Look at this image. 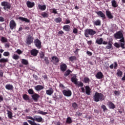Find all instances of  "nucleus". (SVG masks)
<instances>
[{
  "instance_id": "37",
  "label": "nucleus",
  "mask_w": 125,
  "mask_h": 125,
  "mask_svg": "<svg viewBox=\"0 0 125 125\" xmlns=\"http://www.w3.org/2000/svg\"><path fill=\"white\" fill-rule=\"evenodd\" d=\"M7 115L9 119H12V115H13L12 112H11L9 110H7Z\"/></svg>"
},
{
  "instance_id": "58",
  "label": "nucleus",
  "mask_w": 125,
  "mask_h": 125,
  "mask_svg": "<svg viewBox=\"0 0 125 125\" xmlns=\"http://www.w3.org/2000/svg\"><path fill=\"white\" fill-rule=\"evenodd\" d=\"M70 23H71V21H70V20H65V24H70Z\"/></svg>"
},
{
  "instance_id": "24",
  "label": "nucleus",
  "mask_w": 125,
  "mask_h": 125,
  "mask_svg": "<svg viewBox=\"0 0 125 125\" xmlns=\"http://www.w3.org/2000/svg\"><path fill=\"white\" fill-rule=\"evenodd\" d=\"M95 33V32H85L84 35L86 38H88V35H90V36H93Z\"/></svg>"
},
{
  "instance_id": "39",
  "label": "nucleus",
  "mask_w": 125,
  "mask_h": 125,
  "mask_svg": "<svg viewBox=\"0 0 125 125\" xmlns=\"http://www.w3.org/2000/svg\"><path fill=\"white\" fill-rule=\"evenodd\" d=\"M41 15H42V17H43V18L48 17V14H47V13H46L45 12H42L41 14Z\"/></svg>"
},
{
  "instance_id": "45",
  "label": "nucleus",
  "mask_w": 125,
  "mask_h": 125,
  "mask_svg": "<svg viewBox=\"0 0 125 125\" xmlns=\"http://www.w3.org/2000/svg\"><path fill=\"white\" fill-rule=\"evenodd\" d=\"M89 82H90V80H89V78H88V77H85L84 78V82L85 83H89Z\"/></svg>"
},
{
  "instance_id": "61",
  "label": "nucleus",
  "mask_w": 125,
  "mask_h": 125,
  "mask_svg": "<svg viewBox=\"0 0 125 125\" xmlns=\"http://www.w3.org/2000/svg\"><path fill=\"white\" fill-rule=\"evenodd\" d=\"M121 47L122 48L124 49L125 48V42L123 43H121Z\"/></svg>"
},
{
  "instance_id": "5",
  "label": "nucleus",
  "mask_w": 125,
  "mask_h": 125,
  "mask_svg": "<svg viewBox=\"0 0 125 125\" xmlns=\"http://www.w3.org/2000/svg\"><path fill=\"white\" fill-rule=\"evenodd\" d=\"M34 42V38L31 35H29L26 39V44L28 45L31 44Z\"/></svg>"
},
{
  "instance_id": "17",
  "label": "nucleus",
  "mask_w": 125,
  "mask_h": 125,
  "mask_svg": "<svg viewBox=\"0 0 125 125\" xmlns=\"http://www.w3.org/2000/svg\"><path fill=\"white\" fill-rule=\"evenodd\" d=\"M38 53H39V51L36 49H33L31 51V54L33 56H36L38 55Z\"/></svg>"
},
{
  "instance_id": "3",
  "label": "nucleus",
  "mask_w": 125,
  "mask_h": 125,
  "mask_svg": "<svg viewBox=\"0 0 125 125\" xmlns=\"http://www.w3.org/2000/svg\"><path fill=\"white\" fill-rule=\"evenodd\" d=\"M1 6H3L4 10H6V9H10L11 8V3L9 2L6 1H3L1 2Z\"/></svg>"
},
{
  "instance_id": "8",
  "label": "nucleus",
  "mask_w": 125,
  "mask_h": 125,
  "mask_svg": "<svg viewBox=\"0 0 125 125\" xmlns=\"http://www.w3.org/2000/svg\"><path fill=\"white\" fill-rule=\"evenodd\" d=\"M31 97L35 102H38L39 98H40V95L37 93H34L31 96Z\"/></svg>"
},
{
  "instance_id": "60",
  "label": "nucleus",
  "mask_w": 125,
  "mask_h": 125,
  "mask_svg": "<svg viewBox=\"0 0 125 125\" xmlns=\"http://www.w3.org/2000/svg\"><path fill=\"white\" fill-rule=\"evenodd\" d=\"M86 53L89 55V56H91V55H92V53L89 51H87Z\"/></svg>"
},
{
  "instance_id": "50",
  "label": "nucleus",
  "mask_w": 125,
  "mask_h": 125,
  "mask_svg": "<svg viewBox=\"0 0 125 125\" xmlns=\"http://www.w3.org/2000/svg\"><path fill=\"white\" fill-rule=\"evenodd\" d=\"M40 57L42 59H43L44 57V53L42 52H41V53H40Z\"/></svg>"
},
{
  "instance_id": "2",
  "label": "nucleus",
  "mask_w": 125,
  "mask_h": 125,
  "mask_svg": "<svg viewBox=\"0 0 125 125\" xmlns=\"http://www.w3.org/2000/svg\"><path fill=\"white\" fill-rule=\"evenodd\" d=\"M27 119L29 120H32V121H36L38 123H43V119L42 117L38 115H35L33 116V118L31 116H27Z\"/></svg>"
},
{
  "instance_id": "12",
  "label": "nucleus",
  "mask_w": 125,
  "mask_h": 125,
  "mask_svg": "<svg viewBox=\"0 0 125 125\" xmlns=\"http://www.w3.org/2000/svg\"><path fill=\"white\" fill-rule=\"evenodd\" d=\"M106 15L108 19H113L114 16L112 15V13L109 10L106 11Z\"/></svg>"
},
{
  "instance_id": "11",
  "label": "nucleus",
  "mask_w": 125,
  "mask_h": 125,
  "mask_svg": "<svg viewBox=\"0 0 125 125\" xmlns=\"http://www.w3.org/2000/svg\"><path fill=\"white\" fill-rule=\"evenodd\" d=\"M34 88L36 91H41L44 88V87L42 85H37L34 87Z\"/></svg>"
},
{
  "instance_id": "9",
  "label": "nucleus",
  "mask_w": 125,
  "mask_h": 125,
  "mask_svg": "<svg viewBox=\"0 0 125 125\" xmlns=\"http://www.w3.org/2000/svg\"><path fill=\"white\" fill-rule=\"evenodd\" d=\"M96 13L98 16H99V17H101V18H103V19H106V16H105V14H104L102 11H99L96 12Z\"/></svg>"
},
{
  "instance_id": "13",
  "label": "nucleus",
  "mask_w": 125,
  "mask_h": 125,
  "mask_svg": "<svg viewBox=\"0 0 125 125\" xmlns=\"http://www.w3.org/2000/svg\"><path fill=\"white\" fill-rule=\"evenodd\" d=\"M26 5L27 7H28L29 8H32V7H34V6H35V2H32L30 1H27L26 2Z\"/></svg>"
},
{
  "instance_id": "46",
  "label": "nucleus",
  "mask_w": 125,
  "mask_h": 125,
  "mask_svg": "<svg viewBox=\"0 0 125 125\" xmlns=\"http://www.w3.org/2000/svg\"><path fill=\"white\" fill-rule=\"evenodd\" d=\"M13 59L15 60H18L19 59V56H18V55L14 54L13 56Z\"/></svg>"
},
{
  "instance_id": "31",
  "label": "nucleus",
  "mask_w": 125,
  "mask_h": 125,
  "mask_svg": "<svg viewBox=\"0 0 125 125\" xmlns=\"http://www.w3.org/2000/svg\"><path fill=\"white\" fill-rule=\"evenodd\" d=\"M66 123V124H72V123H73V121L71 117H69L67 118Z\"/></svg>"
},
{
  "instance_id": "59",
  "label": "nucleus",
  "mask_w": 125,
  "mask_h": 125,
  "mask_svg": "<svg viewBox=\"0 0 125 125\" xmlns=\"http://www.w3.org/2000/svg\"><path fill=\"white\" fill-rule=\"evenodd\" d=\"M85 32H94L93 30L90 29H87L85 30Z\"/></svg>"
},
{
  "instance_id": "49",
  "label": "nucleus",
  "mask_w": 125,
  "mask_h": 125,
  "mask_svg": "<svg viewBox=\"0 0 125 125\" xmlns=\"http://www.w3.org/2000/svg\"><path fill=\"white\" fill-rule=\"evenodd\" d=\"M111 47H112V44L109 43L108 45L106 46L105 48H106V49H110Z\"/></svg>"
},
{
  "instance_id": "52",
  "label": "nucleus",
  "mask_w": 125,
  "mask_h": 125,
  "mask_svg": "<svg viewBox=\"0 0 125 125\" xmlns=\"http://www.w3.org/2000/svg\"><path fill=\"white\" fill-rule=\"evenodd\" d=\"M114 46H115V47H117L118 48H119V47L121 46V45L119 43L116 42L114 43Z\"/></svg>"
},
{
  "instance_id": "20",
  "label": "nucleus",
  "mask_w": 125,
  "mask_h": 125,
  "mask_svg": "<svg viewBox=\"0 0 125 125\" xmlns=\"http://www.w3.org/2000/svg\"><path fill=\"white\" fill-rule=\"evenodd\" d=\"M5 88L8 90H13L14 87L12 84H7L5 85Z\"/></svg>"
},
{
  "instance_id": "33",
  "label": "nucleus",
  "mask_w": 125,
  "mask_h": 125,
  "mask_svg": "<svg viewBox=\"0 0 125 125\" xmlns=\"http://www.w3.org/2000/svg\"><path fill=\"white\" fill-rule=\"evenodd\" d=\"M54 98L55 99H57L58 100H59L60 99H61L62 98V94L59 93V95L58 96H55Z\"/></svg>"
},
{
  "instance_id": "56",
  "label": "nucleus",
  "mask_w": 125,
  "mask_h": 125,
  "mask_svg": "<svg viewBox=\"0 0 125 125\" xmlns=\"http://www.w3.org/2000/svg\"><path fill=\"white\" fill-rule=\"evenodd\" d=\"M10 53L8 52H5L3 53L4 56H9Z\"/></svg>"
},
{
  "instance_id": "63",
  "label": "nucleus",
  "mask_w": 125,
  "mask_h": 125,
  "mask_svg": "<svg viewBox=\"0 0 125 125\" xmlns=\"http://www.w3.org/2000/svg\"><path fill=\"white\" fill-rule=\"evenodd\" d=\"M114 94H115V95H120V92L118 91H115Z\"/></svg>"
},
{
  "instance_id": "62",
  "label": "nucleus",
  "mask_w": 125,
  "mask_h": 125,
  "mask_svg": "<svg viewBox=\"0 0 125 125\" xmlns=\"http://www.w3.org/2000/svg\"><path fill=\"white\" fill-rule=\"evenodd\" d=\"M4 21V18L2 17H0V22H3Z\"/></svg>"
},
{
  "instance_id": "25",
  "label": "nucleus",
  "mask_w": 125,
  "mask_h": 125,
  "mask_svg": "<svg viewBox=\"0 0 125 125\" xmlns=\"http://www.w3.org/2000/svg\"><path fill=\"white\" fill-rule=\"evenodd\" d=\"M71 81L72 83H74V84H77V83H78V79L76 76L72 77L71 79Z\"/></svg>"
},
{
  "instance_id": "43",
  "label": "nucleus",
  "mask_w": 125,
  "mask_h": 125,
  "mask_svg": "<svg viewBox=\"0 0 125 125\" xmlns=\"http://www.w3.org/2000/svg\"><path fill=\"white\" fill-rule=\"evenodd\" d=\"M112 31L115 32L117 29H118V27H117V25L115 24H113L111 27Z\"/></svg>"
},
{
  "instance_id": "6",
  "label": "nucleus",
  "mask_w": 125,
  "mask_h": 125,
  "mask_svg": "<svg viewBox=\"0 0 125 125\" xmlns=\"http://www.w3.org/2000/svg\"><path fill=\"white\" fill-rule=\"evenodd\" d=\"M10 28L11 30H13V29H15L16 28L17 24L15 21L14 20H11L9 24Z\"/></svg>"
},
{
  "instance_id": "55",
  "label": "nucleus",
  "mask_w": 125,
  "mask_h": 125,
  "mask_svg": "<svg viewBox=\"0 0 125 125\" xmlns=\"http://www.w3.org/2000/svg\"><path fill=\"white\" fill-rule=\"evenodd\" d=\"M117 67H118V63H117V62H114L113 63V68H114V69H116Z\"/></svg>"
},
{
  "instance_id": "22",
  "label": "nucleus",
  "mask_w": 125,
  "mask_h": 125,
  "mask_svg": "<svg viewBox=\"0 0 125 125\" xmlns=\"http://www.w3.org/2000/svg\"><path fill=\"white\" fill-rule=\"evenodd\" d=\"M38 7L40 10H42V11H44V10H45L46 9V6L45 5H42L41 4L38 5Z\"/></svg>"
},
{
  "instance_id": "35",
  "label": "nucleus",
  "mask_w": 125,
  "mask_h": 125,
  "mask_svg": "<svg viewBox=\"0 0 125 125\" xmlns=\"http://www.w3.org/2000/svg\"><path fill=\"white\" fill-rule=\"evenodd\" d=\"M22 98L24 99V100H25L26 101H28V100H30V98H29V96H28L27 94H24L22 96Z\"/></svg>"
},
{
  "instance_id": "57",
  "label": "nucleus",
  "mask_w": 125,
  "mask_h": 125,
  "mask_svg": "<svg viewBox=\"0 0 125 125\" xmlns=\"http://www.w3.org/2000/svg\"><path fill=\"white\" fill-rule=\"evenodd\" d=\"M17 53H18V54H21L22 53V51H21V50L20 49H18L16 51Z\"/></svg>"
},
{
  "instance_id": "26",
  "label": "nucleus",
  "mask_w": 125,
  "mask_h": 125,
  "mask_svg": "<svg viewBox=\"0 0 125 125\" xmlns=\"http://www.w3.org/2000/svg\"><path fill=\"white\" fill-rule=\"evenodd\" d=\"M51 62H55V63H58V62H59V59L57 57L53 56L52 57Z\"/></svg>"
},
{
  "instance_id": "48",
  "label": "nucleus",
  "mask_w": 125,
  "mask_h": 125,
  "mask_svg": "<svg viewBox=\"0 0 125 125\" xmlns=\"http://www.w3.org/2000/svg\"><path fill=\"white\" fill-rule=\"evenodd\" d=\"M74 60H76V57L75 56H72L69 58V61H71L73 62Z\"/></svg>"
},
{
  "instance_id": "32",
  "label": "nucleus",
  "mask_w": 125,
  "mask_h": 125,
  "mask_svg": "<svg viewBox=\"0 0 125 125\" xmlns=\"http://www.w3.org/2000/svg\"><path fill=\"white\" fill-rule=\"evenodd\" d=\"M8 62V59L2 58L0 59V63H6Z\"/></svg>"
},
{
  "instance_id": "4",
  "label": "nucleus",
  "mask_w": 125,
  "mask_h": 125,
  "mask_svg": "<svg viewBox=\"0 0 125 125\" xmlns=\"http://www.w3.org/2000/svg\"><path fill=\"white\" fill-rule=\"evenodd\" d=\"M114 37L116 39H121L119 40V42H125V38H124V35H123V33L122 32H117L115 34H114Z\"/></svg>"
},
{
  "instance_id": "7",
  "label": "nucleus",
  "mask_w": 125,
  "mask_h": 125,
  "mask_svg": "<svg viewBox=\"0 0 125 125\" xmlns=\"http://www.w3.org/2000/svg\"><path fill=\"white\" fill-rule=\"evenodd\" d=\"M62 93L65 96H67V97H70V96L72 95V91L70 90H63L62 91Z\"/></svg>"
},
{
  "instance_id": "34",
  "label": "nucleus",
  "mask_w": 125,
  "mask_h": 125,
  "mask_svg": "<svg viewBox=\"0 0 125 125\" xmlns=\"http://www.w3.org/2000/svg\"><path fill=\"white\" fill-rule=\"evenodd\" d=\"M43 62L46 64V65H48L49 64V60H48V58L45 57H44Z\"/></svg>"
},
{
  "instance_id": "64",
  "label": "nucleus",
  "mask_w": 125,
  "mask_h": 125,
  "mask_svg": "<svg viewBox=\"0 0 125 125\" xmlns=\"http://www.w3.org/2000/svg\"><path fill=\"white\" fill-rule=\"evenodd\" d=\"M122 81H125V72L124 73L123 78H122Z\"/></svg>"
},
{
  "instance_id": "29",
  "label": "nucleus",
  "mask_w": 125,
  "mask_h": 125,
  "mask_svg": "<svg viewBox=\"0 0 125 125\" xmlns=\"http://www.w3.org/2000/svg\"><path fill=\"white\" fill-rule=\"evenodd\" d=\"M96 43L98 44H102V43H103V39L100 38L99 39H97L96 41Z\"/></svg>"
},
{
  "instance_id": "16",
  "label": "nucleus",
  "mask_w": 125,
  "mask_h": 125,
  "mask_svg": "<svg viewBox=\"0 0 125 125\" xmlns=\"http://www.w3.org/2000/svg\"><path fill=\"white\" fill-rule=\"evenodd\" d=\"M61 70L62 71V72H65L66 70H67V65L65 63H62L60 66Z\"/></svg>"
},
{
  "instance_id": "23",
  "label": "nucleus",
  "mask_w": 125,
  "mask_h": 125,
  "mask_svg": "<svg viewBox=\"0 0 125 125\" xmlns=\"http://www.w3.org/2000/svg\"><path fill=\"white\" fill-rule=\"evenodd\" d=\"M93 23L95 26H100L101 25V21L99 20L93 21Z\"/></svg>"
},
{
  "instance_id": "19",
  "label": "nucleus",
  "mask_w": 125,
  "mask_h": 125,
  "mask_svg": "<svg viewBox=\"0 0 125 125\" xmlns=\"http://www.w3.org/2000/svg\"><path fill=\"white\" fill-rule=\"evenodd\" d=\"M19 20H21L23 22H26V23H30V20H28V19L26 18H23L22 17H19Z\"/></svg>"
},
{
  "instance_id": "27",
  "label": "nucleus",
  "mask_w": 125,
  "mask_h": 125,
  "mask_svg": "<svg viewBox=\"0 0 125 125\" xmlns=\"http://www.w3.org/2000/svg\"><path fill=\"white\" fill-rule=\"evenodd\" d=\"M111 5L113 7H114V8H116V7H118V4L117 3V2L115 0H111Z\"/></svg>"
},
{
  "instance_id": "54",
  "label": "nucleus",
  "mask_w": 125,
  "mask_h": 125,
  "mask_svg": "<svg viewBox=\"0 0 125 125\" xmlns=\"http://www.w3.org/2000/svg\"><path fill=\"white\" fill-rule=\"evenodd\" d=\"M72 106L74 109H76L78 107V104L76 103H74L72 104Z\"/></svg>"
},
{
  "instance_id": "38",
  "label": "nucleus",
  "mask_w": 125,
  "mask_h": 125,
  "mask_svg": "<svg viewBox=\"0 0 125 125\" xmlns=\"http://www.w3.org/2000/svg\"><path fill=\"white\" fill-rule=\"evenodd\" d=\"M37 114H40L41 115L44 116V115H46V114H47V112H45L42 110H38Z\"/></svg>"
},
{
  "instance_id": "44",
  "label": "nucleus",
  "mask_w": 125,
  "mask_h": 125,
  "mask_svg": "<svg viewBox=\"0 0 125 125\" xmlns=\"http://www.w3.org/2000/svg\"><path fill=\"white\" fill-rule=\"evenodd\" d=\"M117 75L118 77H122L123 76V72L121 70H118Z\"/></svg>"
},
{
  "instance_id": "18",
  "label": "nucleus",
  "mask_w": 125,
  "mask_h": 125,
  "mask_svg": "<svg viewBox=\"0 0 125 125\" xmlns=\"http://www.w3.org/2000/svg\"><path fill=\"white\" fill-rule=\"evenodd\" d=\"M85 92H86V94H87V95H90V91L91 90V89H90V87H89V86H86L85 87Z\"/></svg>"
},
{
  "instance_id": "1",
  "label": "nucleus",
  "mask_w": 125,
  "mask_h": 125,
  "mask_svg": "<svg viewBox=\"0 0 125 125\" xmlns=\"http://www.w3.org/2000/svg\"><path fill=\"white\" fill-rule=\"evenodd\" d=\"M94 101L95 102H99V101H103L104 100V95L101 93L96 92L93 96Z\"/></svg>"
},
{
  "instance_id": "40",
  "label": "nucleus",
  "mask_w": 125,
  "mask_h": 125,
  "mask_svg": "<svg viewBox=\"0 0 125 125\" xmlns=\"http://www.w3.org/2000/svg\"><path fill=\"white\" fill-rule=\"evenodd\" d=\"M76 85H78L79 87H83V83L82 82H77L76 84H75Z\"/></svg>"
},
{
  "instance_id": "47",
  "label": "nucleus",
  "mask_w": 125,
  "mask_h": 125,
  "mask_svg": "<svg viewBox=\"0 0 125 125\" xmlns=\"http://www.w3.org/2000/svg\"><path fill=\"white\" fill-rule=\"evenodd\" d=\"M1 42H7V39L2 37L1 39Z\"/></svg>"
},
{
  "instance_id": "36",
  "label": "nucleus",
  "mask_w": 125,
  "mask_h": 125,
  "mask_svg": "<svg viewBox=\"0 0 125 125\" xmlns=\"http://www.w3.org/2000/svg\"><path fill=\"white\" fill-rule=\"evenodd\" d=\"M56 23H61L62 21V19L60 17L57 18L55 19Z\"/></svg>"
},
{
  "instance_id": "10",
  "label": "nucleus",
  "mask_w": 125,
  "mask_h": 125,
  "mask_svg": "<svg viewBox=\"0 0 125 125\" xmlns=\"http://www.w3.org/2000/svg\"><path fill=\"white\" fill-rule=\"evenodd\" d=\"M35 44L36 46L38 48H41V45H42V42H41V41L39 40V39H36L34 41Z\"/></svg>"
},
{
  "instance_id": "14",
  "label": "nucleus",
  "mask_w": 125,
  "mask_h": 125,
  "mask_svg": "<svg viewBox=\"0 0 125 125\" xmlns=\"http://www.w3.org/2000/svg\"><path fill=\"white\" fill-rule=\"evenodd\" d=\"M53 92H54V90H53V89L52 88H50L49 89L46 90V94H47V95H52Z\"/></svg>"
},
{
  "instance_id": "21",
  "label": "nucleus",
  "mask_w": 125,
  "mask_h": 125,
  "mask_svg": "<svg viewBox=\"0 0 125 125\" xmlns=\"http://www.w3.org/2000/svg\"><path fill=\"white\" fill-rule=\"evenodd\" d=\"M63 30L66 32H70V27L69 25H65L63 26Z\"/></svg>"
},
{
  "instance_id": "41",
  "label": "nucleus",
  "mask_w": 125,
  "mask_h": 125,
  "mask_svg": "<svg viewBox=\"0 0 125 125\" xmlns=\"http://www.w3.org/2000/svg\"><path fill=\"white\" fill-rule=\"evenodd\" d=\"M71 70H67L65 72V73H64V76H65V77H67V76H69V75L70 74H71Z\"/></svg>"
},
{
  "instance_id": "28",
  "label": "nucleus",
  "mask_w": 125,
  "mask_h": 125,
  "mask_svg": "<svg viewBox=\"0 0 125 125\" xmlns=\"http://www.w3.org/2000/svg\"><path fill=\"white\" fill-rule=\"evenodd\" d=\"M108 105L110 109H115V104L111 102H108Z\"/></svg>"
},
{
  "instance_id": "53",
  "label": "nucleus",
  "mask_w": 125,
  "mask_h": 125,
  "mask_svg": "<svg viewBox=\"0 0 125 125\" xmlns=\"http://www.w3.org/2000/svg\"><path fill=\"white\" fill-rule=\"evenodd\" d=\"M83 115V113L80 112H77L75 115L78 116V117H80V116H82Z\"/></svg>"
},
{
  "instance_id": "30",
  "label": "nucleus",
  "mask_w": 125,
  "mask_h": 125,
  "mask_svg": "<svg viewBox=\"0 0 125 125\" xmlns=\"http://www.w3.org/2000/svg\"><path fill=\"white\" fill-rule=\"evenodd\" d=\"M21 63L23 64V65H28L29 64V62H28V60L22 59H21Z\"/></svg>"
},
{
  "instance_id": "51",
  "label": "nucleus",
  "mask_w": 125,
  "mask_h": 125,
  "mask_svg": "<svg viewBox=\"0 0 125 125\" xmlns=\"http://www.w3.org/2000/svg\"><path fill=\"white\" fill-rule=\"evenodd\" d=\"M102 109L104 110V111H107V107H106V106L105 105H102L101 106Z\"/></svg>"
},
{
  "instance_id": "15",
  "label": "nucleus",
  "mask_w": 125,
  "mask_h": 125,
  "mask_svg": "<svg viewBox=\"0 0 125 125\" xmlns=\"http://www.w3.org/2000/svg\"><path fill=\"white\" fill-rule=\"evenodd\" d=\"M95 77L97 79H99V80L103 79V73H102V72H99L97 73Z\"/></svg>"
},
{
  "instance_id": "42",
  "label": "nucleus",
  "mask_w": 125,
  "mask_h": 125,
  "mask_svg": "<svg viewBox=\"0 0 125 125\" xmlns=\"http://www.w3.org/2000/svg\"><path fill=\"white\" fill-rule=\"evenodd\" d=\"M28 92L29 94H31V95H33V94H35V92H34V90H33V89H29L28 90Z\"/></svg>"
}]
</instances>
